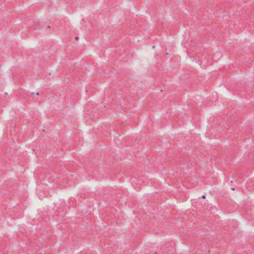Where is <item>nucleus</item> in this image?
<instances>
[{
    "label": "nucleus",
    "instance_id": "obj_1",
    "mask_svg": "<svg viewBox=\"0 0 254 254\" xmlns=\"http://www.w3.org/2000/svg\"><path fill=\"white\" fill-rule=\"evenodd\" d=\"M202 198H203V199L205 198V195H203L202 196Z\"/></svg>",
    "mask_w": 254,
    "mask_h": 254
},
{
    "label": "nucleus",
    "instance_id": "obj_2",
    "mask_svg": "<svg viewBox=\"0 0 254 254\" xmlns=\"http://www.w3.org/2000/svg\"><path fill=\"white\" fill-rule=\"evenodd\" d=\"M75 39H76V40H78V37H76L75 38Z\"/></svg>",
    "mask_w": 254,
    "mask_h": 254
},
{
    "label": "nucleus",
    "instance_id": "obj_3",
    "mask_svg": "<svg viewBox=\"0 0 254 254\" xmlns=\"http://www.w3.org/2000/svg\"><path fill=\"white\" fill-rule=\"evenodd\" d=\"M231 190H235V189H234V188H232V189H231Z\"/></svg>",
    "mask_w": 254,
    "mask_h": 254
},
{
    "label": "nucleus",
    "instance_id": "obj_4",
    "mask_svg": "<svg viewBox=\"0 0 254 254\" xmlns=\"http://www.w3.org/2000/svg\"><path fill=\"white\" fill-rule=\"evenodd\" d=\"M36 95H39V93H36Z\"/></svg>",
    "mask_w": 254,
    "mask_h": 254
}]
</instances>
